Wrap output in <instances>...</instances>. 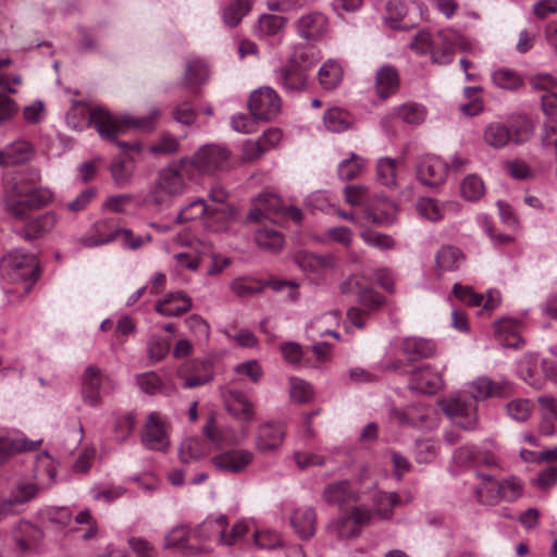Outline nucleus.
Instances as JSON below:
<instances>
[{"mask_svg":"<svg viewBox=\"0 0 557 557\" xmlns=\"http://www.w3.org/2000/svg\"><path fill=\"white\" fill-rule=\"evenodd\" d=\"M285 435L286 429L282 422L265 421L257 428L255 446L262 454L277 450L282 446Z\"/></svg>","mask_w":557,"mask_h":557,"instance_id":"obj_17","label":"nucleus"},{"mask_svg":"<svg viewBox=\"0 0 557 557\" xmlns=\"http://www.w3.org/2000/svg\"><path fill=\"white\" fill-rule=\"evenodd\" d=\"M327 531L338 539H348L359 534V528L350 521L347 515L331 521L327 525Z\"/></svg>","mask_w":557,"mask_h":557,"instance_id":"obj_64","label":"nucleus"},{"mask_svg":"<svg viewBox=\"0 0 557 557\" xmlns=\"http://www.w3.org/2000/svg\"><path fill=\"white\" fill-rule=\"evenodd\" d=\"M364 216L377 226H389L397 220V206L386 200L376 202L366 208Z\"/></svg>","mask_w":557,"mask_h":557,"instance_id":"obj_34","label":"nucleus"},{"mask_svg":"<svg viewBox=\"0 0 557 557\" xmlns=\"http://www.w3.org/2000/svg\"><path fill=\"white\" fill-rule=\"evenodd\" d=\"M126 490L122 485L96 484L90 488L94 500L106 504L112 503L125 494Z\"/></svg>","mask_w":557,"mask_h":557,"instance_id":"obj_60","label":"nucleus"},{"mask_svg":"<svg viewBox=\"0 0 557 557\" xmlns=\"http://www.w3.org/2000/svg\"><path fill=\"white\" fill-rule=\"evenodd\" d=\"M120 240L128 249H138L145 243L151 240L150 235L135 236L129 230L111 228L107 221H98L92 226V234L81 237L79 243L85 247H97L109 244L113 240Z\"/></svg>","mask_w":557,"mask_h":557,"instance_id":"obj_6","label":"nucleus"},{"mask_svg":"<svg viewBox=\"0 0 557 557\" xmlns=\"http://www.w3.org/2000/svg\"><path fill=\"white\" fill-rule=\"evenodd\" d=\"M400 503L397 493L376 492L373 495L375 511L382 519H389L393 515V508Z\"/></svg>","mask_w":557,"mask_h":557,"instance_id":"obj_56","label":"nucleus"},{"mask_svg":"<svg viewBox=\"0 0 557 557\" xmlns=\"http://www.w3.org/2000/svg\"><path fill=\"white\" fill-rule=\"evenodd\" d=\"M518 373L532 387H542L541 364L537 355H524L518 364Z\"/></svg>","mask_w":557,"mask_h":557,"instance_id":"obj_37","label":"nucleus"},{"mask_svg":"<svg viewBox=\"0 0 557 557\" xmlns=\"http://www.w3.org/2000/svg\"><path fill=\"white\" fill-rule=\"evenodd\" d=\"M115 383L112 377L97 366L89 364L81 376V396L87 406L99 408L102 395L113 392Z\"/></svg>","mask_w":557,"mask_h":557,"instance_id":"obj_7","label":"nucleus"},{"mask_svg":"<svg viewBox=\"0 0 557 557\" xmlns=\"http://www.w3.org/2000/svg\"><path fill=\"white\" fill-rule=\"evenodd\" d=\"M397 161L391 158H382L377 161V180L386 187H395L397 178Z\"/></svg>","mask_w":557,"mask_h":557,"instance_id":"obj_63","label":"nucleus"},{"mask_svg":"<svg viewBox=\"0 0 557 557\" xmlns=\"http://www.w3.org/2000/svg\"><path fill=\"white\" fill-rule=\"evenodd\" d=\"M493 84L504 90L515 91L523 85L522 76L509 67H499L492 72Z\"/></svg>","mask_w":557,"mask_h":557,"instance_id":"obj_43","label":"nucleus"},{"mask_svg":"<svg viewBox=\"0 0 557 557\" xmlns=\"http://www.w3.org/2000/svg\"><path fill=\"white\" fill-rule=\"evenodd\" d=\"M252 527L253 523L251 521L240 519L230 528L228 520L226 519L223 536L221 537V545L232 546L238 544Z\"/></svg>","mask_w":557,"mask_h":557,"instance_id":"obj_49","label":"nucleus"},{"mask_svg":"<svg viewBox=\"0 0 557 557\" xmlns=\"http://www.w3.org/2000/svg\"><path fill=\"white\" fill-rule=\"evenodd\" d=\"M227 517L224 515L207 517L196 529L193 530L195 542H215L221 545Z\"/></svg>","mask_w":557,"mask_h":557,"instance_id":"obj_26","label":"nucleus"},{"mask_svg":"<svg viewBox=\"0 0 557 557\" xmlns=\"http://www.w3.org/2000/svg\"><path fill=\"white\" fill-rule=\"evenodd\" d=\"M480 476L482 478V483L475 490L479 503L496 505L502 502L499 481L488 474H481Z\"/></svg>","mask_w":557,"mask_h":557,"instance_id":"obj_42","label":"nucleus"},{"mask_svg":"<svg viewBox=\"0 0 557 557\" xmlns=\"http://www.w3.org/2000/svg\"><path fill=\"white\" fill-rule=\"evenodd\" d=\"M323 499L331 505H344L358 499V493L350 488L347 481L329 484L323 491Z\"/></svg>","mask_w":557,"mask_h":557,"instance_id":"obj_38","label":"nucleus"},{"mask_svg":"<svg viewBox=\"0 0 557 557\" xmlns=\"http://www.w3.org/2000/svg\"><path fill=\"white\" fill-rule=\"evenodd\" d=\"M443 412L461 429L473 430L478 422L476 404L462 394L443 398L438 403Z\"/></svg>","mask_w":557,"mask_h":557,"instance_id":"obj_8","label":"nucleus"},{"mask_svg":"<svg viewBox=\"0 0 557 557\" xmlns=\"http://www.w3.org/2000/svg\"><path fill=\"white\" fill-rule=\"evenodd\" d=\"M444 385L442 375L429 366L414 369L410 373L408 386L411 391L422 394H435Z\"/></svg>","mask_w":557,"mask_h":557,"instance_id":"obj_20","label":"nucleus"},{"mask_svg":"<svg viewBox=\"0 0 557 557\" xmlns=\"http://www.w3.org/2000/svg\"><path fill=\"white\" fill-rule=\"evenodd\" d=\"M364 168L366 161L352 152L338 164V175L344 181L354 180L364 171Z\"/></svg>","mask_w":557,"mask_h":557,"instance_id":"obj_59","label":"nucleus"},{"mask_svg":"<svg viewBox=\"0 0 557 557\" xmlns=\"http://www.w3.org/2000/svg\"><path fill=\"white\" fill-rule=\"evenodd\" d=\"M308 74L290 62L275 70V81L286 91H301L307 86Z\"/></svg>","mask_w":557,"mask_h":557,"instance_id":"obj_30","label":"nucleus"},{"mask_svg":"<svg viewBox=\"0 0 557 557\" xmlns=\"http://www.w3.org/2000/svg\"><path fill=\"white\" fill-rule=\"evenodd\" d=\"M399 87V76L394 66L384 65L379 69L375 77V90L380 98L385 99L395 94Z\"/></svg>","mask_w":557,"mask_h":557,"instance_id":"obj_36","label":"nucleus"},{"mask_svg":"<svg viewBox=\"0 0 557 557\" xmlns=\"http://www.w3.org/2000/svg\"><path fill=\"white\" fill-rule=\"evenodd\" d=\"M191 541H195L193 530L186 525H176L164 536V548L176 549L184 555L201 553L203 548L191 544Z\"/></svg>","mask_w":557,"mask_h":557,"instance_id":"obj_23","label":"nucleus"},{"mask_svg":"<svg viewBox=\"0 0 557 557\" xmlns=\"http://www.w3.org/2000/svg\"><path fill=\"white\" fill-rule=\"evenodd\" d=\"M320 59V52L313 46L301 45L294 48L288 62L308 74Z\"/></svg>","mask_w":557,"mask_h":557,"instance_id":"obj_39","label":"nucleus"},{"mask_svg":"<svg viewBox=\"0 0 557 557\" xmlns=\"http://www.w3.org/2000/svg\"><path fill=\"white\" fill-rule=\"evenodd\" d=\"M193 172L188 165V158L161 169L145 198L148 205L158 208L170 207L174 199L186 193Z\"/></svg>","mask_w":557,"mask_h":557,"instance_id":"obj_1","label":"nucleus"},{"mask_svg":"<svg viewBox=\"0 0 557 557\" xmlns=\"http://www.w3.org/2000/svg\"><path fill=\"white\" fill-rule=\"evenodd\" d=\"M323 123L329 131L341 133L348 129L354 120L347 111L341 108H331L324 113Z\"/></svg>","mask_w":557,"mask_h":557,"instance_id":"obj_46","label":"nucleus"},{"mask_svg":"<svg viewBox=\"0 0 557 557\" xmlns=\"http://www.w3.org/2000/svg\"><path fill=\"white\" fill-rule=\"evenodd\" d=\"M228 156V151L224 147L205 145L191 158H188V165L191 172L213 174L226 166Z\"/></svg>","mask_w":557,"mask_h":557,"instance_id":"obj_10","label":"nucleus"},{"mask_svg":"<svg viewBox=\"0 0 557 557\" xmlns=\"http://www.w3.org/2000/svg\"><path fill=\"white\" fill-rule=\"evenodd\" d=\"M471 400H484L491 396L502 395L500 386H496L488 377L481 376L469 384Z\"/></svg>","mask_w":557,"mask_h":557,"instance_id":"obj_51","label":"nucleus"},{"mask_svg":"<svg viewBox=\"0 0 557 557\" xmlns=\"http://www.w3.org/2000/svg\"><path fill=\"white\" fill-rule=\"evenodd\" d=\"M403 354L410 360L430 358L436 352V345L433 341L422 337H407L401 343Z\"/></svg>","mask_w":557,"mask_h":557,"instance_id":"obj_32","label":"nucleus"},{"mask_svg":"<svg viewBox=\"0 0 557 557\" xmlns=\"http://www.w3.org/2000/svg\"><path fill=\"white\" fill-rule=\"evenodd\" d=\"M160 111L152 108L145 117H133L128 114L115 115L102 108L90 110L88 117L95 128L103 139H114L117 135L124 134L129 129L149 132L154 128Z\"/></svg>","mask_w":557,"mask_h":557,"instance_id":"obj_3","label":"nucleus"},{"mask_svg":"<svg viewBox=\"0 0 557 557\" xmlns=\"http://www.w3.org/2000/svg\"><path fill=\"white\" fill-rule=\"evenodd\" d=\"M22 221L24 224L17 231V235L30 242L51 233L59 222V215L54 211H47L36 216H29L27 213L26 219Z\"/></svg>","mask_w":557,"mask_h":557,"instance_id":"obj_16","label":"nucleus"},{"mask_svg":"<svg viewBox=\"0 0 557 557\" xmlns=\"http://www.w3.org/2000/svg\"><path fill=\"white\" fill-rule=\"evenodd\" d=\"M287 23V20L280 15L262 14L259 17L255 33L259 37L273 36L281 32Z\"/></svg>","mask_w":557,"mask_h":557,"instance_id":"obj_53","label":"nucleus"},{"mask_svg":"<svg viewBox=\"0 0 557 557\" xmlns=\"http://www.w3.org/2000/svg\"><path fill=\"white\" fill-rule=\"evenodd\" d=\"M34 474L41 484H49L54 481L55 465L48 453L44 451L36 458Z\"/></svg>","mask_w":557,"mask_h":557,"instance_id":"obj_54","label":"nucleus"},{"mask_svg":"<svg viewBox=\"0 0 557 557\" xmlns=\"http://www.w3.org/2000/svg\"><path fill=\"white\" fill-rule=\"evenodd\" d=\"M343 67L334 60H327L319 70V82L325 90H333L343 79Z\"/></svg>","mask_w":557,"mask_h":557,"instance_id":"obj_44","label":"nucleus"},{"mask_svg":"<svg viewBox=\"0 0 557 557\" xmlns=\"http://www.w3.org/2000/svg\"><path fill=\"white\" fill-rule=\"evenodd\" d=\"M360 237L366 245L381 251L392 250L396 246V240L393 238V236L372 230L362 231L360 233Z\"/></svg>","mask_w":557,"mask_h":557,"instance_id":"obj_58","label":"nucleus"},{"mask_svg":"<svg viewBox=\"0 0 557 557\" xmlns=\"http://www.w3.org/2000/svg\"><path fill=\"white\" fill-rule=\"evenodd\" d=\"M248 109L256 120L272 121L282 111V99L272 87L263 86L250 94Z\"/></svg>","mask_w":557,"mask_h":557,"instance_id":"obj_9","label":"nucleus"},{"mask_svg":"<svg viewBox=\"0 0 557 557\" xmlns=\"http://www.w3.org/2000/svg\"><path fill=\"white\" fill-rule=\"evenodd\" d=\"M449 166L445 160L434 154L423 156L417 165L419 181L430 187L444 183L448 175Z\"/></svg>","mask_w":557,"mask_h":557,"instance_id":"obj_15","label":"nucleus"},{"mask_svg":"<svg viewBox=\"0 0 557 557\" xmlns=\"http://www.w3.org/2000/svg\"><path fill=\"white\" fill-rule=\"evenodd\" d=\"M296 28L302 38L314 40L322 37L326 32L327 18L322 13H308L297 21Z\"/></svg>","mask_w":557,"mask_h":557,"instance_id":"obj_31","label":"nucleus"},{"mask_svg":"<svg viewBox=\"0 0 557 557\" xmlns=\"http://www.w3.org/2000/svg\"><path fill=\"white\" fill-rule=\"evenodd\" d=\"M540 413L543 422L540 425V432L544 435H553L555 429L553 423L557 421V399L543 395L537 398Z\"/></svg>","mask_w":557,"mask_h":557,"instance_id":"obj_40","label":"nucleus"},{"mask_svg":"<svg viewBox=\"0 0 557 557\" xmlns=\"http://www.w3.org/2000/svg\"><path fill=\"white\" fill-rule=\"evenodd\" d=\"M214 216H216V219L221 218L226 220L230 218V213L212 209L202 198H198L181 209V211L175 216V223L182 224L196 219H212Z\"/></svg>","mask_w":557,"mask_h":557,"instance_id":"obj_25","label":"nucleus"},{"mask_svg":"<svg viewBox=\"0 0 557 557\" xmlns=\"http://www.w3.org/2000/svg\"><path fill=\"white\" fill-rule=\"evenodd\" d=\"M533 133V126L527 119L521 120V131L511 133V131L499 122H492L486 125L483 138L486 145L494 149L505 147L509 141L521 144L525 141Z\"/></svg>","mask_w":557,"mask_h":557,"instance_id":"obj_11","label":"nucleus"},{"mask_svg":"<svg viewBox=\"0 0 557 557\" xmlns=\"http://www.w3.org/2000/svg\"><path fill=\"white\" fill-rule=\"evenodd\" d=\"M440 450V444L434 438L418 440L414 444V457L420 463H428L433 461Z\"/></svg>","mask_w":557,"mask_h":557,"instance_id":"obj_62","label":"nucleus"},{"mask_svg":"<svg viewBox=\"0 0 557 557\" xmlns=\"http://www.w3.org/2000/svg\"><path fill=\"white\" fill-rule=\"evenodd\" d=\"M183 382L184 388H195L212 381V362L209 360L193 359L184 362L176 371Z\"/></svg>","mask_w":557,"mask_h":557,"instance_id":"obj_14","label":"nucleus"},{"mask_svg":"<svg viewBox=\"0 0 557 557\" xmlns=\"http://www.w3.org/2000/svg\"><path fill=\"white\" fill-rule=\"evenodd\" d=\"M143 445L151 450L163 451L170 445L165 420L160 412L153 411L147 417L141 431Z\"/></svg>","mask_w":557,"mask_h":557,"instance_id":"obj_12","label":"nucleus"},{"mask_svg":"<svg viewBox=\"0 0 557 557\" xmlns=\"http://www.w3.org/2000/svg\"><path fill=\"white\" fill-rule=\"evenodd\" d=\"M455 208L454 202L441 203L433 198H422L417 205L418 212L430 221H440L447 210Z\"/></svg>","mask_w":557,"mask_h":557,"instance_id":"obj_47","label":"nucleus"},{"mask_svg":"<svg viewBox=\"0 0 557 557\" xmlns=\"http://www.w3.org/2000/svg\"><path fill=\"white\" fill-rule=\"evenodd\" d=\"M465 44L466 39L453 29L441 30L435 38L422 30L410 42V48L420 54L430 52L434 62L447 64L451 62L455 49H463Z\"/></svg>","mask_w":557,"mask_h":557,"instance_id":"obj_4","label":"nucleus"},{"mask_svg":"<svg viewBox=\"0 0 557 557\" xmlns=\"http://www.w3.org/2000/svg\"><path fill=\"white\" fill-rule=\"evenodd\" d=\"M191 298L184 292L169 293L157 301L154 309L163 317H177L191 308Z\"/></svg>","mask_w":557,"mask_h":557,"instance_id":"obj_28","label":"nucleus"},{"mask_svg":"<svg viewBox=\"0 0 557 557\" xmlns=\"http://www.w3.org/2000/svg\"><path fill=\"white\" fill-rule=\"evenodd\" d=\"M41 442L29 441L20 432L0 431V466L16 454L34 450Z\"/></svg>","mask_w":557,"mask_h":557,"instance_id":"obj_19","label":"nucleus"},{"mask_svg":"<svg viewBox=\"0 0 557 557\" xmlns=\"http://www.w3.org/2000/svg\"><path fill=\"white\" fill-rule=\"evenodd\" d=\"M433 410L422 404L407 407L403 411H395L394 418L399 424L414 428H430L433 424Z\"/></svg>","mask_w":557,"mask_h":557,"instance_id":"obj_27","label":"nucleus"},{"mask_svg":"<svg viewBox=\"0 0 557 557\" xmlns=\"http://www.w3.org/2000/svg\"><path fill=\"white\" fill-rule=\"evenodd\" d=\"M295 261L299 268L313 281L321 280L336 265L331 255H315L309 251H298Z\"/></svg>","mask_w":557,"mask_h":557,"instance_id":"obj_18","label":"nucleus"},{"mask_svg":"<svg viewBox=\"0 0 557 557\" xmlns=\"http://www.w3.org/2000/svg\"><path fill=\"white\" fill-rule=\"evenodd\" d=\"M462 261V252L453 246H444L436 253V267L441 272L455 271L459 268Z\"/></svg>","mask_w":557,"mask_h":557,"instance_id":"obj_45","label":"nucleus"},{"mask_svg":"<svg viewBox=\"0 0 557 557\" xmlns=\"http://www.w3.org/2000/svg\"><path fill=\"white\" fill-rule=\"evenodd\" d=\"M231 290L240 298L260 294L265 288V283L253 277H237L230 284Z\"/></svg>","mask_w":557,"mask_h":557,"instance_id":"obj_48","label":"nucleus"},{"mask_svg":"<svg viewBox=\"0 0 557 557\" xmlns=\"http://www.w3.org/2000/svg\"><path fill=\"white\" fill-rule=\"evenodd\" d=\"M224 401L232 417L244 423L253 421L255 407L244 393L228 389L224 393Z\"/></svg>","mask_w":557,"mask_h":557,"instance_id":"obj_22","label":"nucleus"},{"mask_svg":"<svg viewBox=\"0 0 557 557\" xmlns=\"http://www.w3.org/2000/svg\"><path fill=\"white\" fill-rule=\"evenodd\" d=\"M282 211L281 198L275 194L264 193L255 200L253 208L249 211L247 220L249 222H261L265 219L274 220V216L281 214Z\"/></svg>","mask_w":557,"mask_h":557,"instance_id":"obj_21","label":"nucleus"},{"mask_svg":"<svg viewBox=\"0 0 557 557\" xmlns=\"http://www.w3.org/2000/svg\"><path fill=\"white\" fill-rule=\"evenodd\" d=\"M255 239L261 249L271 252L280 251L284 244L282 234L272 227L257 230Z\"/></svg>","mask_w":557,"mask_h":557,"instance_id":"obj_50","label":"nucleus"},{"mask_svg":"<svg viewBox=\"0 0 557 557\" xmlns=\"http://www.w3.org/2000/svg\"><path fill=\"white\" fill-rule=\"evenodd\" d=\"M33 157V149L25 140H15L0 150V166L27 162Z\"/></svg>","mask_w":557,"mask_h":557,"instance_id":"obj_35","label":"nucleus"},{"mask_svg":"<svg viewBox=\"0 0 557 557\" xmlns=\"http://www.w3.org/2000/svg\"><path fill=\"white\" fill-rule=\"evenodd\" d=\"M209 75V69L202 60H191L187 63L184 84L188 87H195L202 84Z\"/></svg>","mask_w":557,"mask_h":557,"instance_id":"obj_55","label":"nucleus"},{"mask_svg":"<svg viewBox=\"0 0 557 557\" xmlns=\"http://www.w3.org/2000/svg\"><path fill=\"white\" fill-rule=\"evenodd\" d=\"M209 453V443L196 437H188L182 442L178 449V457L182 462L188 463L206 457Z\"/></svg>","mask_w":557,"mask_h":557,"instance_id":"obj_41","label":"nucleus"},{"mask_svg":"<svg viewBox=\"0 0 557 557\" xmlns=\"http://www.w3.org/2000/svg\"><path fill=\"white\" fill-rule=\"evenodd\" d=\"M522 322L518 319L503 318L494 323L495 337L504 347L520 348Z\"/></svg>","mask_w":557,"mask_h":557,"instance_id":"obj_24","label":"nucleus"},{"mask_svg":"<svg viewBox=\"0 0 557 557\" xmlns=\"http://www.w3.org/2000/svg\"><path fill=\"white\" fill-rule=\"evenodd\" d=\"M317 516L312 507L296 508L290 516V525L301 540H309L315 533Z\"/></svg>","mask_w":557,"mask_h":557,"instance_id":"obj_29","label":"nucleus"},{"mask_svg":"<svg viewBox=\"0 0 557 557\" xmlns=\"http://www.w3.org/2000/svg\"><path fill=\"white\" fill-rule=\"evenodd\" d=\"M134 160L131 157L125 156L114 159L111 163L110 170L115 184L124 186L129 182L134 173Z\"/></svg>","mask_w":557,"mask_h":557,"instance_id":"obj_52","label":"nucleus"},{"mask_svg":"<svg viewBox=\"0 0 557 557\" xmlns=\"http://www.w3.org/2000/svg\"><path fill=\"white\" fill-rule=\"evenodd\" d=\"M253 457L248 449L232 448L213 456L211 463L220 472L238 474L251 465Z\"/></svg>","mask_w":557,"mask_h":557,"instance_id":"obj_13","label":"nucleus"},{"mask_svg":"<svg viewBox=\"0 0 557 557\" xmlns=\"http://www.w3.org/2000/svg\"><path fill=\"white\" fill-rule=\"evenodd\" d=\"M53 198L48 187H28L22 180H14L4 187L1 208L14 220H24L27 212L49 206Z\"/></svg>","mask_w":557,"mask_h":557,"instance_id":"obj_2","label":"nucleus"},{"mask_svg":"<svg viewBox=\"0 0 557 557\" xmlns=\"http://www.w3.org/2000/svg\"><path fill=\"white\" fill-rule=\"evenodd\" d=\"M397 115L407 124L417 125L426 117L424 106L417 102H406L397 108Z\"/></svg>","mask_w":557,"mask_h":557,"instance_id":"obj_61","label":"nucleus"},{"mask_svg":"<svg viewBox=\"0 0 557 557\" xmlns=\"http://www.w3.org/2000/svg\"><path fill=\"white\" fill-rule=\"evenodd\" d=\"M1 272L10 282H24L28 293L38 277V265L33 255L16 249L3 257Z\"/></svg>","mask_w":557,"mask_h":557,"instance_id":"obj_5","label":"nucleus"},{"mask_svg":"<svg viewBox=\"0 0 557 557\" xmlns=\"http://www.w3.org/2000/svg\"><path fill=\"white\" fill-rule=\"evenodd\" d=\"M42 532L28 521H20L13 530V539L21 550L30 552L41 541Z\"/></svg>","mask_w":557,"mask_h":557,"instance_id":"obj_33","label":"nucleus"},{"mask_svg":"<svg viewBox=\"0 0 557 557\" xmlns=\"http://www.w3.org/2000/svg\"><path fill=\"white\" fill-rule=\"evenodd\" d=\"M37 485L26 481H20L12 488L10 495L7 497L11 507L14 509L16 505H22L29 502L37 495Z\"/></svg>","mask_w":557,"mask_h":557,"instance_id":"obj_57","label":"nucleus"}]
</instances>
